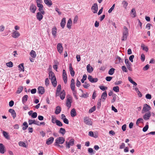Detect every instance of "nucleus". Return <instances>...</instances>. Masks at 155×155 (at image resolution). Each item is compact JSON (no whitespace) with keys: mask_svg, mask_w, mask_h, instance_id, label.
Wrapping results in <instances>:
<instances>
[{"mask_svg":"<svg viewBox=\"0 0 155 155\" xmlns=\"http://www.w3.org/2000/svg\"><path fill=\"white\" fill-rule=\"evenodd\" d=\"M128 34V28L126 26H124L123 30V36L121 38L122 41H125L127 40Z\"/></svg>","mask_w":155,"mask_h":155,"instance_id":"nucleus-1","label":"nucleus"},{"mask_svg":"<svg viewBox=\"0 0 155 155\" xmlns=\"http://www.w3.org/2000/svg\"><path fill=\"white\" fill-rule=\"evenodd\" d=\"M151 107L148 105L147 104H144L143 105V108L142 110V113L144 114L145 112H148V111H150L149 110H151Z\"/></svg>","mask_w":155,"mask_h":155,"instance_id":"nucleus-2","label":"nucleus"},{"mask_svg":"<svg viewBox=\"0 0 155 155\" xmlns=\"http://www.w3.org/2000/svg\"><path fill=\"white\" fill-rule=\"evenodd\" d=\"M64 138L62 137H59L57 138L55 140V143L56 144H63L64 142Z\"/></svg>","mask_w":155,"mask_h":155,"instance_id":"nucleus-3","label":"nucleus"},{"mask_svg":"<svg viewBox=\"0 0 155 155\" xmlns=\"http://www.w3.org/2000/svg\"><path fill=\"white\" fill-rule=\"evenodd\" d=\"M74 140L73 139H71L69 142L66 141V148H69L70 146H72L74 144Z\"/></svg>","mask_w":155,"mask_h":155,"instance_id":"nucleus-4","label":"nucleus"},{"mask_svg":"<svg viewBox=\"0 0 155 155\" xmlns=\"http://www.w3.org/2000/svg\"><path fill=\"white\" fill-rule=\"evenodd\" d=\"M20 33L17 31L13 30V32L12 34V37L15 38H18L20 36Z\"/></svg>","mask_w":155,"mask_h":155,"instance_id":"nucleus-5","label":"nucleus"},{"mask_svg":"<svg viewBox=\"0 0 155 155\" xmlns=\"http://www.w3.org/2000/svg\"><path fill=\"white\" fill-rule=\"evenodd\" d=\"M84 122L86 124L91 125L92 124L91 120L87 117H85L84 118Z\"/></svg>","mask_w":155,"mask_h":155,"instance_id":"nucleus-6","label":"nucleus"},{"mask_svg":"<svg viewBox=\"0 0 155 155\" xmlns=\"http://www.w3.org/2000/svg\"><path fill=\"white\" fill-rule=\"evenodd\" d=\"M36 8V6L35 5L31 4L29 10L31 12L34 13L35 12Z\"/></svg>","mask_w":155,"mask_h":155,"instance_id":"nucleus-7","label":"nucleus"},{"mask_svg":"<svg viewBox=\"0 0 155 155\" xmlns=\"http://www.w3.org/2000/svg\"><path fill=\"white\" fill-rule=\"evenodd\" d=\"M151 116V113L150 111H148V112H146L143 117V118L145 120H147L149 119L150 118Z\"/></svg>","mask_w":155,"mask_h":155,"instance_id":"nucleus-8","label":"nucleus"},{"mask_svg":"<svg viewBox=\"0 0 155 155\" xmlns=\"http://www.w3.org/2000/svg\"><path fill=\"white\" fill-rule=\"evenodd\" d=\"M91 9L93 10V12L94 13H96L97 11L98 6L97 3L94 4L91 7Z\"/></svg>","mask_w":155,"mask_h":155,"instance_id":"nucleus-9","label":"nucleus"},{"mask_svg":"<svg viewBox=\"0 0 155 155\" xmlns=\"http://www.w3.org/2000/svg\"><path fill=\"white\" fill-rule=\"evenodd\" d=\"M69 97L67 98L66 103V105L67 107L69 108H70L71 106V99L72 98L70 95H69Z\"/></svg>","mask_w":155,"mask_h":155,"instance_id":"nucleus-10","label":"nucleus"},{"mask_svg":"<svg viewBox=\"0 0 155 155\" xmlns=\"http://www.w3.org/2000/svg\"><path fill=\"white\" fill-rule=\"evenodd\" d=\"M88 79L91 83H95L98 81V79L97 78H93L90 75L88 76Z\"/></svg>","mask_w":155,"mask_h":155,"instance_id":"nucleus-11","label":"nucleus"},{"mask_svg":"<svg viewBox=\"0 0 155 155\" xmlns=\"http://www.w3.org/2000/svg\"><path fill=\"white\" fill-rule=\"evenodd\" d=\"M57 48L58 51L60 54H61L62 52L63 48L61 44L58 43L57 45Z\"/></svg>","mask_w":155,"mask_h":155,"instance_id":"nucleus-12","label":"nucleus"},{"mask_svg":"<svg viewBox=\"0 0 155 155\" xmlns=\"http://www.w3.org/2000/svg\"><path fill=\"white\" fill-rule=\"evenodd\" d=\"M45 92L44 87L42 86H39L38 89V92L39 94H43Z\"/></svg>","mask_w":155,"mask_h":155,"instance_id":"nucleus-13","label":"nucleus"},{"mask_svg":"<svg viewBox=\"0 0 155 155\" xmlns=\"http://www.w3.org/2000/svg\"><path fill=\"white\" fill-rule=\"evenodd\" d=\"M51 80L53 86L54 87H56L57 85V81L55 76H54L52 78Z\"/></svg>","mask_w":155,"mask_h":155,"instance_id":"nucleus-14","label":"nucleus"},{"mask_svg":"<svg viewBox=\"0 0 155 155\" xmlns=\"http://www.w3.org/2000/svg\"><path fill=\"white\" fill-rule=\"evenodd\" d=\"M69 69L71 76L73 77L74 76L75 74V72L73 69L71 64H69Z\"/></svg>","mask_w":155,"mask_h":155,"instance_id":"nucleus-15","label":"nucleus"},{"mask_svg":"<svg viewBox=\"0 0 155 155\" xmlns=\"http://www.w3.org/2000/svg\"><path fill=\"white\" fill-rule=\"evenodd\" d=\"M8 111L11 114L12 117L14 119L16 116V114L15 110L12 109H10Z\"/></svg>","mask_w":155,"mask_h":155,"instance_id":"nucleus-16","label":"nucleus"},{"mask_svg":"<svg viewBox=\"0 0 155 155\" xmlns=\"http://www.w3.org/2000/svg\"><path fill=\"white\" fill-rule=\"evenodd\" d=\"M87 71L89 73H91L93 70V67L91 66L90 64H88L87 65Z\"/></svg>","mask_w":155,"mask_h":155,"instance_id":"nucleus-17","label":"nucleus"},{"mask_svg":"<svg viewBox=\"0 0 155 155\" xmlns=\"http://www.w3.org/2000/svg\"><path fill=\"white\" fill-rule=\"evenodd\" d=\"M54 138L53 137H51L47 140L46 141V144L47 145L51 144L53 141Z\"/></svg>","mask_w":155,"mask_h":155,"instance_id":"nucleus-18","label":"nucleus"},{"mask_svg":"<svg viewBox=\"0 0 155 155\" xmlns=\"http://www.w3.org/2000/svg\"><path fill=\"white\" fill-rule=\"evenodd\" d=\"M5 152V147L2 143H0V153L3 154Z\"/></svg>","mask_w":155,"mask_h":155,"instance_id":"nucleus-19","label":"nucleus"},{"mask_svg":"<svg viewBox=\"0 0 155 155\" xmlns=\"http://www.w3.org/2000/svg\"><path fill=\"white\" fill-rule=\"evenodd\" d=\"M107 94L106 91H105L102 94L101 97L102 99V101H104L106 99V98L107 97Z\"/></svg>","mask_w":155,"mask_h":155,"instance_id":"nucleus-20","label":"nucleus"},{"mask_svg":"<svg viewBox=\"0 0 155 155\" xmlns=\"http://www.w3.org/2000/svg\"><path fill=\"white\" fill-rule=\"evenodd\" d=\"M66 23V18H63L61 22V25L62 28H64Z\"/></svg>","mask_w":155,"mask_h":155,"instance_id":"nucleus-21","label":"nucleus"},{"mask_svg":"<svg viewBox=\"0 0 155 155\" xmlns=\"http://www.w3.org/2000/svg\"><path fill=\"white\" fill-rule=\"evenodd\" d=\"M61 111V108L60 106H57L56 108L55 113L56 114H59Z\"/></svg>","mask_w":155,"mask_h":155,"instance_id":"nucleus-22","label":"nucleus"},{"mask_svg":"<svg viewBox=\"0 0 155 155\" xmlns=\"http://www.w3.org/2000/svg\"><path fill=\"white\" fill-rule=\"evenodd\" d=\"M72 24V21L71 18L68 20L67 23V26L68 28L71 29V26Z\"/></svg>","mask_w":155,"mask_h":155,"instance_id":"nucleus-23","label":"nucleus"},{"mask_svg":"<svg viewBox=\"0 0 155 155\" xmlns=\"http://www.w3.org/2000/svg\"><path fill=\"white\" fill-rule=\"evenodd\" d=\"M36 17L37 19L39 21H40L43 18V15L40 12L37 13Z\"/></svg>","mask_w":155,"mask_h":155,"instance_id":"nucleus-24","label":"nucleus"},{"mask_svg":"<svg viewBox=\"0 0 155 155\" xmlns=\"http://www.w3.org/2000/svg\"><path fill=\"white\" fill-rule=\"evenodd\" d=\"M52 34L54 38L55 37L57 33V28L55 27L53 28L52 29Z\"/></svg>","mask_w":155,"mask_h":155,"instance_id":"nucleus-25","label":"nucleus"},{"mask_svg":"<svg viewBox=\"0 0 155 155\" xmlns=\"http://www.w3.org/2000/svg\"><path fill=\"white\" fill-rule=\"evenodd\" d=\"M45 3L48 6L50 7L52 4L51 1V0H44Z\"/></svg>","mask_w":155,"mask_h":155,"instance_id":"nucleus-26","label":"nucleus"},{"mask_svg":"<svg viewBox=\"0 0 155 155\" xmlns=\"http://www.w3.org/2000/svg\"><path fill=\"white\" fill-rule=\"evenodd\" d=\"M71 115L72 117H74L76 115V112L74 108L72 109L71 112Z\"/></svg>","mask_w":155,"mask_h":155,"instance_id":"nucleus-27","label":"nucleus"},{"mask_svg":"<svg viewBox=\"0 0 155 155\" xmlns=\"http://www.w3.org/2000/svg\"><path fill=\"white\" fill-rule=\"evenodd\" d=\"M141 46L143 50L145 51L146 52L148 51V48L147 46H146L143 44H142Z\"/></svg>","mask_w":155,"mask_h":155,"instance_id":"nucleus-28","label":"nucleus"},{"mask_svg":"<svg viewBox=\"0 0 155 155\" xmlns=\"http://www.w3.org/2000/svg\"><path fill=\"white\" fill-rule=\"evenodd\" d=\"M28 96L27 95H24L22 98V102L24 104H25L27 100Z\"/></svg>","mask_w":155,"mask_h":155,"instance_id":"nucleus-29","label":"nucleus"},{"mask_svg":"<svg viewBox=\"0 0 155 155\" xmlns=\"http://www.w3.org/2000/svg\"><path fill=\"white\" fill-rule=\"evenodd\" d=\"M30 55L32 57L34 58H35L36 56V55L35 51L33 50H31L30 52Z\"/></svg>","mask_w":155,"mask_h":155,"instance_id":"nucleus-30","label":"nucleus"},{"mask_svg":"<svg viewBox=\"0 0 155 155\" xmlns=\"http://www.w3.org/2000/svg\"><path fill=\"white\" fill-rule=\"evenodd\" d=\"M65 92H64V90H63L61 92V94L60 95V97L61 99L62 100H63L65 98Z\"/></svg>","mask_w":155,"mask_h":155,"instance_id":"nucleus-31","label":"nucleus"},{"mask_svg":"<svg viewBox=\"0 0 155 155\" xmlns=\"http://www.w3.org/2000/svg\"><path fill=\"white\" fill-rule=\"evenodd\" d=\"M18 68H19V70L20 71H24V66L23 64L21 63L19 65H18Z\"/></svg>","mask_w":155,"mask_h":155,"instance_id":"nucleus-32","label":"nucleus"},{"mask_svg":"<svg viewBox=\"0 0 155 155\" xmlns=\"http://www.w3.org/2000/svg\"><path fill=\"white\" fill-rule=\"evenodd\" d=\"M60 133L61 134L63 135L65 134L66 132V131L64 128H61L60 130L59 131Z\"/></svg>","mask_w":155,"mask_h":155,"instance_id":"nucleus-33","label":"nucleus"},{"mask_svg":"<svg viewBox=\"0 0 155 155\" xmlns=\"http://www.w3.org/2000/svg\"><path fill=\"white\" fill-rule=\"evenodd\" d=\"M116 63H118L122 62V60L121 59V58L118 56H116Z\"/></svg>","mask_w":155,"mask_h":155,"instance_id":"nucleus-34","label":"nucleus"},{"mask_svg":"<svg viewBox=\"0 0 155 155\" xmlns=\"http://www.w3.org/2000/svg\"><path fill=\"white\" fill-rule=\"evenodd\" d=\"M115 69L114 68H111L108 71V73L110 75H113Z\"/></svg>","mask_w":155,"mask_h":155,"instance_id":"nucleus-35","label":"nucleus"},{"mask_svg":"<svg viewBox=\"0 0 155 155\" xmlns=\"http://www.w3.org/2000/svg\"><path fill=\"white\" fill-rule=\"evenodd\" d=\"M23 87L22 86H20L19 87L16 92L17 94H20L23 90Z\"/></svg>","mask_w":155,"mask_h":155,"instance_id":"nucleus-36","label":"nucleus"},{"mask_svg":"<svg viewBox=\"0 0 155 155\" xmlns=\"http://www.w3.org/2000/svg\"><path fill=\"white\" fill-rule=\"evenodd\" d=\"M23 125L25 126V127H23L22 129L23 130H25L28 127V126L27 124V123L26 122H25L23 123Z\"/></svg>","mask_w":155,"mask_h":155,"instance_id":"nucleus-37","label":"nucleus"},{"mask_svg":"<svg viewBox=\"0 0 155 155\" xmlns=\"http://www.w3.org/2000/svg\"><path fill=\"white\" fill-rule=\"evenodd\" d=\"M49 78L50 79H51L54 76H55L54 75V73L52 71H50L49 72Z\"/></svg>","mask_w":155,"mask_h":155,"instance_id":"nucleus-38","label":"nucleus"},{"mask_svg":"<svg viewBox=\"0 0 155 155\" xmlns=\"http://www.w3.org/2000/svg\"><path fill=\"white\" fill-rule=\"evenodd\" d=\"M131 13L132 14L133 13V16H132L133 17H136V12L135 11V10L134 8H133L131 10Z\"/></svg>","mask_w":155,"mask_h":155,"instance_id":"nucleus-39","label":"nucleus"},{"mask_svg":"<svg viewBox=\"0 0 155 155\" xmlns=\"http://www.w3.org/2000/svg\"><path fill=\"white\" fill-rule=\"evenodd\" d=\"M56 125L59 127H62L63 126L62 123L58 120L56 121Z\"/></svg>","mask_w":155,"mask_h":155,"instance_id":"nucleus-40","label":"nucleus"},{"mask_svg":"<svg viewBox=\"0 0 155 155\" xmlns=\"http://www.w3.org/2000/svg\"><path fill=\"white\" fill-rule=\"evenodd\" d=\"M51 121L52 122L53 124H55L56 123V121L57 120H56V119L55 117L54 116H52L51 117Z\"/></svg>","mask_w":155,"mask_h":155,"instance_id":"nucleus-41","label":"nucleus"},{"mask_svg":"<svg viewBox=\"0 0 155 155\" xmlns=\"http://www.w3.org/2000/svg\"><path fill=\"white\" fill-rule=\"evenodd\" d=\"M116 97L117 95L116 94H114L113 95L112 97L113 98L111 101V103H113L115 101L116 99Z\"/></svg>","mask_w":155,"mask_h":155,"instance_id":"nucleus-42","label":"nucleus"},{"mask_svg":"<svg viewBox=\"0 0 155 155\" xmlns=\"http://www.w3.org/2000/svg\"><path fill=\"white\" fill-rule=\"evenodd\" d=\"M6 65L9 68H12L13 66V64L12 62L11 61L6 63Z\"/></svg>","mask_w":155,"mask_h":155,"instance_id":"nucleus-43","label":"nucleus"},{"mask_svg":"<svg viewBox=\"0 0 155 155\" xmlns=\"http://www.w3.org/2000/svg\"><path fill=\"white\" fill-rule=\"evenodd\" d=\"M113 90L116 92H118L119 91V87L117 86L114 87H113Z\"/></svg>","mask_w":155,"mask_h":155,"instance_id":"nucleus-44","label":"nucleus"},{"mask_svg":"<svg viewBox=\"0 0 155 155\" xmlns=\"http://www.w3.org/2000/svg\"><path fill=\"white\" fill-rule=\"evenodd\" d=\"M87 78V75L84 74L81 80V82L82 83H84V81Z\"/></svg>","mask_w":155,"mask_h":155,"instance_id":"nucleus-45","label":"nucleus"},{"mask_svg":"<svg viewBox=\"0 0 155 155\" xmlns=\"http://www.w3.org/2000/svg\"><path fill=\"white\" fill-rule=\"evenodd\" d=\"M122 4L123 5V7L124 8H126L127 6L128 5V3L125 1H124L122 2Z\"/></svg>","mask_w":155,"mask_h":155,"instance_id":"nucleus-46","label":"nucleus"},{"mask_svg":"<svg viewBox=\"0 0 155 155\" xmlns=\"http://www.w3.org/2000/svg\"><path fill=\"white\" fill-rule=\"evenodd\" d=\"M131 65L132 64L131 63H129V64L126 65L127 68L130 71H132V68L131 67Z\"/></svg>","mask_w":155,"mask_h":155,"instance_id":"nucleus-47","label":"nucleus"},{"mask_svg":"<svg viewBox=\"0 0 155 155\" xmlns=\"http://www.w3.org/2000/svg\"><path fill=\"white\" fill-rule=\"evenodd\" d=\"M18 144L19 146L21 147H26L25 143L23 142H20L18 143Z\"/></svg>","mask_w":155,"mask_h":155,"instance_id":"nucleus-48","label":"nucleus"},{"mask_svg":"<svg viewBox=\"0 0 155 155\" xmlns=\"http://www.w3.org/2000/svg\"><path fill=\"white\" fill-rule=\"evenodd\" d=\"M96 109V107L95 106H94L93 107H92L91 108L89 111V112L90 113H92L93 111H95Z\"/></svg>","mask_w":155,"mask_h":155,"instance_id":"nucleus-49","label":"nucleus"},{"mask_svg":"<svg viewBox=\"0 0 155 155\" xmlns=\"http://www.w3.org/2000/svg\"><path fill=\"white\" fill-rule=\"evenodd\" d=\"M90 86L89 84L87 83L86 82H85L84 84L83 85V87L85 88H87Z\"/></svg>","mask_w":155,"mask_h":155,"instance_id":"nucleus-50","label":"nucleus"},{"mask_svg":"<svg viewBox=\"0 0 155 155\" xmlns=\"http://www.w3.org/2000/svg\"><path fill=\"white\" fill-rule=\"evenodd\" d=\"M101 99H100L98 100V101L97 103V108H99L101 106Z\"/></svg>","mask_w":155,"mask_h":155,"instance_id":"nucleus-51","label":"nucleus"},{"mask_svg":"<svg viewBox=\"0 0 155 155\" xmlns=\"http://www.w3.org/2000/svg\"><path fill=\"white\" fill-rule=\"evenodd\" d=\"M99 87L101 90L103 91L107 90V87H104L102 86H99Z\"/></svg>","mask_w":155,"mask_h":155,"instance_id":"nucleus-52","label":"nucleus"},{"mask_svg":"<svg viewBox=\"0 0 155 155\" xmlns=\"http://www.w3.org/2000/svg\"><path fill=\"white\" fill-rule=\"evenodd\" d=\"M148 125H146L143 128V131L144 132L148 130Z\"/></svg>","mask_w":155,"mask_h":155,"instance_id":"nucleus-53","label":"nucleus"},{"mask_svg":"<svg viewBox=\"0 0 155 155\" xmlns=\"http://www.w3.org/2000/svg\"><path fill=\"white\" fill-rule=\"evenodd\" d=\"M31 117L33 118H35L37 117V113L36 112L33 113L31 115Z\"/></svg>","mask_w":155,"mask_h":155,"instance_id":"nucleus-54","label":"nucleus"},{"mask_svg":"<svg viewBox=\"0 0 155 155\" xmlns=\"http://www.w3.org/2000/svg\"><path fill=\"white\" fill-rule=\"evenodd\" d=\"M3 134L4 137L7 139L8 138V133L5 131H3Z\"/></svg>","mask_w":155,"mask_h":155,"instance_id":"nucleus-55","label":"nucleus"},{"mask_svg":"<svg viewBox=\"0 0 155 155\" xmlns=\"http://www.w3.org/2000/svg\"><path fill=\"white\" fill-rule=\"evenodd\" d=\"M35 120H28V123L29 125H31L32 124H35Z\"/></svg>","mask_w":155,"mask_h":155,"instance_id":"nucleus-56","label":"nucleus"},{"mask_svg":"<svg viewBox=\"0 0 155 155\" xmlns=\"http://www.w3.org/2000/svg\"><path fill=\"white\" fill-rule=\"evenodd\" d=\"M63 78L64 83L66 84L67 81V76H63Z\"/></svg>","mask_w":155,"mask_h":155,"instance_id":"nucleus-57","label":"nucleus"},{"mask_svg":"<svg viewBox=\"0 0 155 155\" xmlns=\"http://www.w3.org/2000/svg\"><path fill=\"white\" fill-rule=\"evenodd\" d=\"M140 58L142 61H144L145 59V56L144 54H141Z\"/></svg>","mask_w":155,"mask_h":155,"instance_id":"nucleus-58","label":"nucleus"},{"mask_svg":"<svg viewBox=\"0 0 155 155\" xmlns=\"http://www.w3.org/2000/svg\"><path fill=\"white\" fill-rule=\"evenodd\" d=\"M61 89V84H59L57 88L56 91L57 92H60Z\"/></svg>","mask_w":155,"mask_h":155,"instance_id":"nucleus-59","label":"nucleus"},{"mask_svg":"<svg viewBox=\"0 0 155 155\" xmlns=\"http://www.w3.org/2000/svg\"><path fill=\"white\" fill-rule=\"evenodd\" d=\"M122 69L123 71L124 72H127V69L126 68V67L124 66H123L122 67Z\"/></svg>","mask_w":155,"mask_h":155,"instance_id":"nucleus-60","label":"nucleus"},{"mask_svg":"<svg viewBox=\"0 0 155 155\" xmlns=\"http://www.w3.org/2000/svg\"><path fill=\"white\" fill-rule=\"evenodd\" d=\"M64 123L66 124H68L69 121L66 118H64L63 119Z\"/></svg>","mask_w":155,"mask_h":155,"instance_id":"nucleus-61","label":"nucleus"},{"mask_svg":"<svg viewBox=\"0 0 155 155\" xmlns=\"http://www.w3.org/2000/svg\"><path fill=\"white\" fill-rule=\"evenodd\" d=\"M112 77L110 76L107 77L106 78V80L107 81H110L112 79Z\"/></svg>","mask_w":155,"mask_h":155,"instance_id":"nucleus-62","label":"nucleus"},{"mask_svg":"<svg viewBox=\"0 0 155 155\" xmlns=\"http://www.w3.org/2000/svg\"><path fill=\"white\" fill-rule=\"evenodd\" d=\"M149 68V66L148 64L146 65L143 68V70L144 71H146Z\"/></svg>","mask_w":155,"mask_h":155,"instance_id":"nucleus-63","label":"nucleus"},{"mask_svg":"<svg viewBox=\"0 0 155 155\" xmlns=\"http://www.w3.org/2000/svg\"><path fill=\"white\" fill-rule=\"evenodd\" d=\"M78 17L77 16H75L74 20L73 21V23L74 24H76L78 21Z\"/></svg>","mask_w":155,"mask_h":155,"instance_id":"nucleus-64","label":"nucleus"}]
</instances>
